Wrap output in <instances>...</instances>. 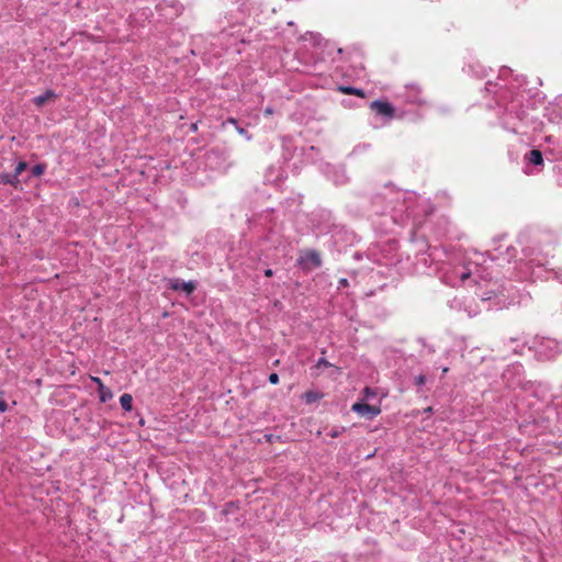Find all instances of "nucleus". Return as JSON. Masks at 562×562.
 <instances>
[{
    "mask_svg": "<svg viewBox=\"0 0 562 562\" xmlns=\"http://www.w3.org/2000/svg\"><path fill=\"white\" fill-rule=\"evenodd\" d=\"M370 108L381 116L391 119L394 115V106L387 101L375 100L370 104Z\"/></svg>",
    "mask_w": 562,
    "mask_h": 562,
    "instance_id": "7ed1b4c3",
    "label": "nucleus"
},
{
    "mask_svg": "<svg viewBox=\"0 0 562 562\" xmlns=\"http://www.w3.org/2000/svg\"><path fill=\"white\" fill-rule=\"evenodd\" d=\"M268 379L271 384L279 383V375L277 373H271Z\"/></svg>",
    "mask_w": 562,
    "mask_h": 562,
    "instance_id": "f3484780",
    "label": "nucleus"
},
{
    "mask_svg": "<svg viewBox=\"0 0 562 562\" xmlns=\"http://www.w3.org/2000/svg\"><path fill=\"white\" fill-rule=\"evenodd\" d=\"M338 90L345 94L357 95L360 98H364V95H366V93L362 89H358V88H355L351 86H340L338 88Z\"/></svg>",
    "mask_w": 562,
    "mask_h": 562,
    "instance_id": "6e6552de",
    "label": "nucleus"
},
{
    "mask_svg": "<svg viewBox=\"0 0 562 562\" xmlns=\"http://www.w3.org/2000/svg\"><path fill=\"white\" fill-rule=\"evenodd\" d=\"M27 168V164L25 161H20L12 173V179L19 178V176Z\"/></svg>",
    "mask_w": 562,
    "mask_h": 562,
    "instance_id": "9b49d317",
    "label": "nucleus"
},
{
    "mask_svg": "<svg viewBox=\"0 0 562 562\" xmlns=\"http://www.w3.org/2000/svg\"><path fill=\"white\" fill-rule=\"evenodd\" d=\"M297 262L306 270H312L322 266L321 256L316 250H307L303 252L297 259Z\"/></svg>",
    "mask_w": 562,
    "mask_h": 562,
    "instance_id": "f257e3e1",
    "label": "nucleus"
},
{
    "mask_svg": "<svg viewBox=\"0 0 562 562\" xmlns=\"http://www.w3.org/2000/svg\"><path fill=\"white\" fill-rule=\"evenodd\" d=\"M529 161L533 165H541L543 162L542 154L541 151L537 149H532L529 153Z\"/></svg>",
    "mask_w": 562,
    "mask_h": 562,
    "instance_id": "9d476101",
    "label": "nucleus"
},
{
    "mask_svg": "<svg viewBox=\"0 0 562 562\" xmlns=\"http://www.w3.org/2000/svg\"><path fill=\"white\" fill-rule=\"evenodd\" d=\"M1 181L3 183H10V184H13V186H16L19 183V179H12V175H3L1 176Z\"/></svg>",
    "mask_w": 562,
    "mask_h": 562,
    "instance_id": "4468645a",
    "label": "nucleus"
},
{
    "mask_svg": "<svg viewBox=\"0 0 562 562\" xmlns=\"http://www.w3.org/2000/svg\"><path fill=\"white\" fill-rule=\"evenodd\" d=\"M171 289L181 290L187 294H191L195 290V283L193 281L184 282L177 279L171 282Z\"/></svg>",
    "mask_w": 562,
    "mask_h": 562,
    "instance_id": "423d86ee",
    "label": "nucleus"
},
{
    "mask_svg": "<svg viewBox=\"0 0 562 562\" xmlns=\"http://www.w3.org/2000/svg\"><path fill=\"white\" fill-rule=\"evenodd\" d=\"M272 274H273V271L271 269L265 270V276L266 277H272Z\"/></svg>",
    "mask_w": 562,
    "mask_h": 562,
    "instance_id": "393cba45",
    "label": "nucleus"
},
{
    "mask_svg": "<svg viewBox=\"0 0 562 562\" xmlns=\"http://www.w3.org/2000/svg\"><path fill=\"white\" fill-rule=\"evenodd\" d=\"M338 283H339V286H341V288H346L349 284L348 280L346 278H341Z\"/></svg>",
    "mask_w": 562,
    "mask_h": 562,
    "instance_id": "6ab92c4d",
    "label": "nucleus"
},
{
    "mask_svg": "<svg viewBox=\"0 0 562 562\" xmlns=\"http://www.w3.org/2000/svg\"><path fill=\"white\" fill-rule=\"evenodd\" d=\"M45 171V165H42V164H38V165H35L33 168H32V175L34 177H40L44 173Z\"/></svg>",
    "mask_w": 562,
    "mask_h": 562,
    "instance_id": "ddd939ff",
    "label": "nucleus"
},
{
    "mask_svg": "<svg viewBox=\"0 0 562 562\" xmlns=\"http://www.w3.org/2000/svg\"><path fill=\"white\" fill-rule=\"evenodd\" d=\"M226 123H229V124H233V125H237V120L234 119V117H229L226 120Z\"/></svg>",
    "mask_w": 562,
    "mask_h": 562,
    "instance_id": "5701e85b",
    "label": "nucleus"
},
{
    "mask_svg": "<svg viewBox=\"0 0 562 562\" xmlns=\"http://www.w3.org/2000/svg\"><path fill=\"white\" fill-rule=\"evenodd\" d=\"M414 382L417 386H423L426 383V375L419 374L415 376Z\"/></svg>",
    "mask_w": 562,
    "mask_h": 562,
    "instance_id": "dca6fc26",
    "label": "nucleus"
},
{
    "mask_svg": "<svg viewBox=\"0 0 562 562\" xmlns=\"http://www.w3.org/2000/svg\"><path fill=\"white\" fill-rule=\"evenodd\" d=\"M442 372H443V373H447V372H448V368H443V369H442Z\"/></svg>",
    "mask_w": 562,
    "mask_h": 562,
    "instance_id": "bb28decb",
    "label": "nucleus"
},
{
    "mask_svg": "<svg viewBox=\"0 0 562 562\" xmlns=\"http://www.w3.org/2000/svg\"><path fill=\"white\" fill-rule=\"evenodd\" d=\"M272 113H273L272 108L268 106V108L265 109V114L266 115H271Z\"/></svg>",
    "mask_w": 562,
    "mask_h": 562,
    "instance_id": "b1692460",
    "label": "nucleus"
},
{
    "mask_svg": "<svg viewBox=\"0 0 562 562\" xmlns=\"http://www.w3.org/2000/svg\"><path fill=\"white\" fill-rule=\"evenodd\" d=\"M305 397H306V401H307L308 403H311V402H313V401L316 398V395H315L314 393H311V392H310V393H306V394H305Z\"/></svg>",
    "mask_w": 562,
    "mask_h": 562,
    "instance_id": "a211bd4d",
    "label": "nucleus"
},
{
    "mask_svg": "<svg viewBox=\"0 0 562 562\" xmlns=\"http://www.w3.org/2000/svg\"><path fill=\"white\" fill-rule=\"evenodd\" d=\"M132 403H133V397L131 394H127V393H124L121 397H120V404H121V407L126 411V412H131L132 411Z\"/></svg>",
    "mask_w": 562,
    "mask_h": 562,
    "instance_id": "1a4fd4ad",
    "label": "nucleus"
},
{
    "mask_svg": "<svg viewBox=\"0 0 562 562\" xmlns=\"http://www.w3.org/2000/svg\"><path fill=\"white\" fill-rule=\"evenodd\" d=\"M331 367V363H329L325 358L318 359V361L315 364V369L322 370L323 368H329Z\"/></svg>",
    "mask_w": 562,
    "mask_h": 562,
    "instance_id": "2eb2a0df",
    "label": "nucleus"
},
{
    "mask_svg": "<svg viewBox=\"0 0 562 562\" xmlns=\"http://www.w3.org/2000/svg\"><path fill=\"white\" fill-rule=\"evenodd\" d=\"M549 350V352H546V351H539L541 355H543V357L546 358H551L553 357L555 353L560 352V346L557 341L554 340H551V339H546L543 342H542Z\"/></svg>",
    "mask_w": 562,
    "mask_h": 562,
    "instance_id": "0eeeda50",
    "label": "nucleus"
},
{
    "mask_svg": "<svg viewBox=\"0 0 562 562\" xmlns=\"http://www.w3.org/2000/svg\"><path fill=\"white\" fill-rule=\"evenodd\" d=\"M91 380L98 386L100 402L105 403L113 397L112 391L103 384V382L100 378L91 376Z\"/></svg>",
    "mask_w": 562,
    "mask_h": 562,
    "instance_id": "20e7f679",
    "label": "nucleus"
},
{
    "mask_svg": "<svg viewBox=\"0 0 562 562\" xmlns=\"http://www.w3.org/2000/svg\"><path fill=\"white\" fill-rule=\"evenodd\" d=\"M470 274H471V273H470V271H468V272H463V273L460 276L461 281H465L468 278H470Z\"/></svg>",
    "mask_w": 562,
    "mask_h": 562,
    "instance_id": "4be33fe9",
    "label": "nucleus"
},
{
    "mask_svg": "<svg viewBox=\"0 0 562 562\" xmlns=\"http://www.w3.org/2000/svg\"><path fill=\"white\" fill-rule=\"evenodd\" d=\"M339 435V431L335 430L333 432H330V437L335 438Z\"/></svg>",
    "mask_w": 562,
    "mask_h": 562,
    "instance_id": "a878e982",
    "label": "nucleus"
},
{
    "mask_svg": "<svg viewBox=\"0 0 562 562\" xmlns=\"http://www.w3.org/2000/svg\"><path fill=\"white\" fill-rule=\"evenodd\" d=\"M378 395V392L376 390L374 389H371L369 386L364 387L363 389V397L364 400H369V398H373Z\"/></svg>",
    "mask_w": 562,
    "mask_h": 562,
    "instance_id": "f8f14e48",
    "label": "nucleus"
},
{
    "mask_svg": "<svg viewBox=\"0 0 562 562\" xmlns=\"http://www.w3.org/2000/svg\"><path fill=\"white\" fill-rule=\"evenodd\" d=\"M57 94L55 93L54 90H46L43 94L41 95H37L33 99V102L34 104L37 106V108H42L44 106L47 102L49 101H54L57 99Z\"/></svg>",
    "mask_w": 562,
    "mask_h": 562,
    "instance_id": "39448f33",
    "label": "nucleus"
},
{
    "mask_svg": "<svg viewBox=\"0 0 562 562\" xmlns=\"http://www.w3.org/2000/svg\"><path fill=\"white\" fill-rule=\"evenodd\" d=\"M237 132H238L240 135H245V136H247V138H250V137L247 135V132H246V130H245V128H243V127H238V126H237Z\"/></svg>",
    "mask_w": 562,
    "mask_h": 562,
    "instance_id": "412c9836",
    "label": "nucleus"
},
{
    "mask_svg": "<svg viewBox=\"0 0 562 562\" xmlns=\"http://www.w3.org/2000/svg\"><path fill=\"white\" fill-rule=\"evenodd\" d=\"M351 409L352 412L357 413L362 417H366L367 419H373L381 413L380 406L369 405L361 402L355 403Z\"/></svg>",
    "mask_w": 562,
    "mask_h": 562,
    "instance_id": "f03ea898",
    "label": "nucleus"
},
{
    "mask_svg": "<svg viewBox=\"0 0 562 562\" xmlns=\"http://www.w3.org/2000/svg\"><path fill=\"white\" fill-rule=\"evenodd\" d=\"M7 409H8V404L4 401L0 400V412L3 413Z\"/></svg>",
    "mask_w": 562,
    "mask_h": 562,
    "instance_id": "aec40b11",
    "label": "nucleus"
}]
</instances>
